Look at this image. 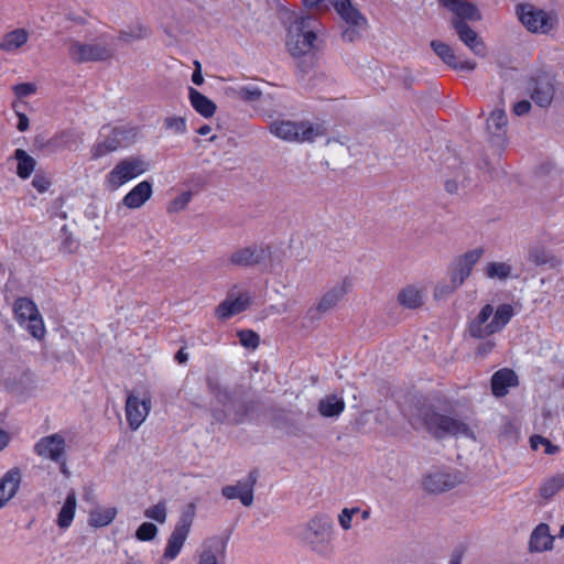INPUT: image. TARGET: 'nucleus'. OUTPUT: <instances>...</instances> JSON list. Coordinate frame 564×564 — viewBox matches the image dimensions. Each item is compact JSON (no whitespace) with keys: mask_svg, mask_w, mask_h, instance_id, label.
<instances>
[{"mask_svg":"<svg viewBox=\"0 0 564 564\" xmlns=\"http://www.w3.org/2000/svg\"><path fill=\"white\" fill-rule=\"evenodd\" d=\"M405 415L412 427H425L435 437L455 436L474 438L473 431L465 422L454 416L437 413L426 404L416 405Z\"/></svg>","mask_w":564,"mask_h":564,"instance_id":"obj_1","label":"nucleus"},{"mask_svg":"<svg viewBox=\"0 0 564 564\" xmlns=\"http://www.w3.org/2000/svg\"><path fill=\"white\" fill-rule=\"evenodd\" d=\"M440 3L448 9L455 17L452 25L459 40L476 55L485 56L486 46L477 32L473 30L467 21L480 20L478 9L470 2L464 0H440Z\"/></svg>","mask_w":564,"mask_h":564,"instance_id":"obj_2","label":"nucleus"},{"mask_svg":"<svg viewBox=\"0 0 564 564\" xmlns=\"http://www.w3.org/2000/svg\"><path fill=\"white\" fill-rule=\"evenodd\" d=\"M147 30L138 26L130 32H121L120 36L110 43H82L76 40L68 41V54L75 63H87L95 61H105L113 55L119 48L121 42H130L132 40L145 36Z\"/></svg>","mask_w":564,"mask_h":564,"instance_id":"obj_3","label":"nucleus"},{"mask_svg":"<svg viewBox=\"0 0 564 564\" xmlns=\"http://www.w3.org/2000/svg\"><path fill=\"white\" fill-rule=\"evenodd\" d=\"M514 315L516 311L512 304L503 303L496 308L491 304H486L469 322V335L478 339L487 338L501 332Z\"/></svg>","mask_w":564,"mask_h":564,"instance_id":"obj_4","label":"nucleus"},{"mask_svg":"<svg viewBox=\"0 0 564 564\" xmlns=\"http://www.w3.org/2000/svg\"><path fill=\"white\" fill-rule=\"evenodd\" d=\"M207 387L215 401L223 406L221 410L213 408V415L217 421L229 420L235 423L242 422L247 413L243 393L239 389L223 387L216 378H207Z\"/></svg>","mask_w":564,"mask_h":564,"instance_id":"obj_5","label":"nucleus"},{"mask_svg":"<svg viewBox=\"0 0 564 564\" xmlns=\"http://www.w3.org/2000/svg\"><path fill=\"white\" fill-rule=\"evenodd\" d=\"M322 31L318 20L311 15L295 17L288 26L286 47L293 56H302L315 48V42Z\"/></svg>","mask_w":564,"mask_h":564,"instance_id":"obj_6","label":"nucleus"},{"mask_svg":"<svg viewBox=\"0 0 564 564\" xmlns=\"http://www.w3.org/2000/svg\"><path fill=\"white\" fill-rule=\"evenodd\" d=\"M270 132L286 142L312 143L317 138L326 135V128L322 123L308 121L279 120L270 124Z\"/></svg>","mask_w":564,"mask_h":564,"instance_id":"obj_7","label":"nucleus"},{"mask_svg":"<svg viewBox=\"0 0 564 564\" xmlns=\"http://www.w3.org/2000/svg\"><path fill=\"white\" fill-rule=\"evenodd\" d=\"M150 170V162L141 155H130L118 161L106 174L104 185L109 191H117L130 181Z\"/></svg>","mask_w":564,"mask_h":564,"instance_id":"obj_8","label":"nucleus"},{"mask_svg":"<svg viewBox=\"0 0 564 564\" xmlns=\"http://www.w3.org/2000/svg\"><path fill=\"white\" fill-rule=\"evenodd\" d=\"M137 137L134 128L102 127L96 143L90 150L93 160H98L121 148L129 147Z\"/></svg>","mask_w":564,"mask_h":564,"instance_id":"obj_9","label":"nucleus"},{"mask_svg":"<svg viewBox=\"0 0 564 564\" xmlns=\"http://www.w3.org/2000/svg\"><path fill=\"white\" fill-rule=\"evenodd\" d=\"M517 14L524 28L532 33L547 34L558 22L554 9H544L532 3L517 6Z\"/></svg>","mask_w":564,"mask_h":564,"instance_id":"obj_10","label":"nucleus"},{"mask_svg":"<svg viewBox=\"0 0 564 564\" xmlns=\"http://www.w3.org/2000/svg\"><path fill=\"white\" fill-rule=\"evenodd\" d=\"M333 534V521L326 514H316L299 531V539L313 551L323 552Z\"/></svg>","mask_w":564,"mask_h":564,"instance_id":"obj_11","label":"nucleus"},{"mask_svg":"<svg viewBox=\"0 0 564 564\" xmlns=\"http://www.w3.org/2000/svg\"><path fill=\"white\" fill-rule=\"evenodd\" d=\"M14 313L18 323L25 327L28 332L36 339L45 336V326L36 304L28 299L20 297L14 303Z\"/></svg>","mask_w":564,"mask_h":564,"instance_id":"obj_12","label":"nucleus"},{"mask_svg":"<svg viewBox=\"0 0 564 564\" xmlns=\"http://www.w3.org/2000/svg\"><path fill=\"white\" fill-rule=\"evenodd\" d=\"M485 254L482 247H477L455 257L449 264L448 274L454 286L460 288L471 275L475 265Z\"/></svg>","mask_w":564,"mask_h":564,"instance_id":"obj_13","label":"nucleus"},{"mask_svg":"<svg viewBox=\"0 0 564 564\" xmlns=\"http://www.w3.org/2000/svg\"><path fill=\"white\" fill-rule=\"evenodd\" d=\"M330 3L338 15L351 28L343 32V39L352 42L359 34L354 28H365L366 18L354 7L351 0H330Z\"/></svg>","mask_w":564,"mask_h":564,"instance_id":"obj_14","label":"nucleus"},{"mask_svg":"<svg viewBox=\"0 0 564 564\" xmlns=\"http://www.w3.org/2000/svg\"><path fill=\"white\" fill-rule=\"evenodd\" d=\"M151 411V399L149 397L140 398L135 394H129L126 401V417L129 427L137 431L147 420Z\"/></svg>","mask_w":564,"mask_h":564,"instance_id":"obj_15","label":"nucleus"},{"mask_svg":"<svg viewBox=\"0 0 564 564\" xmlns=\"http://www.w3.org/2000/svg\"><path fill=\"white\" fill-rule=\"evenodd\" d=\"M65 447L64 436L55 433L40 438L34 445V452L42 458L59 463L65 456Z\"/></svg>","mask_w":564,"mask_h":564,"instance_id":"obj_16","label":"nucleus"},{"mask_svg":"<svg viewBox=\"0 0 564 564\" xmlns=\"http://www.w3.org/2000/svg\"><path fill=\"white\" fill-rule=\"evenodd\" d=\"M270 257V250L262 245H250L234 251L229 261L234 265L249 267L259 264Z\"/></svg>","mask_w":564,"mask_h":564,"instance_id":"obj_17","label":"nucleus"},{"mask_svg":"<svg viewBox=\"0 0 564 564\" xmlns=\"http://www.w3.org/2000/svg\"><path fill=\"white\" fill-rule=\"evenodd\" d=\"M257 481V476L250 473L248 478L239 480L235 485H228L223 487L221 494L227 499H239L240 502L249 507L253 502V487Z\"/></svg>","mask_w":564,"mask_h":564,"instance_id":"obj_18","label":"nucleus"},{"mask_svg":"<svg viewBox=\"0 0 564 564\" xmlns=\"http://www.w3.org/2000/svg\"><path fill=\"white\" fill-rule=\"evenodd\" d=\"M226 547V542L218 536L205 540L199 552L198 564H225Z\"/></svg>","mask_w":564,"mask_h":564,"instance_id":"obj_19","label":"nucleus"},{"mask_svg":"<svg viewBox=\"0 0 564 564\" xmlns=\"http://www.w3.org/2000/svg\"><path fill=\"white\" fill-rule=\"evenodd\" d=\"M250 303L251 296L249 293L242 292L235 294L231 292L228 297L218 305L216 314L219 318L227 319L247 310Z\"/></svg>","mask_w":564,"mask_h":564,"instance_id":"obj_20","label":"nucleus"},{"mask_svg":"<svg viewBox=\"0 0 564 564\" xmlns=\"http://www.w3.org/2000/svg\"><path fill=\"white\" fill-rule=\"evenodd\" d=\"M460 481L458 474L438 470L429 474L423 484L427 491L438 494L454 488Z\"/></svg>","mask_w":564,"mask_h":564,"instance_id":"obj_21","label":"nucleus"},{"mask_svg":"<svg viewBox=\"0 0 564 564\" xmlns=\"http://www.w3.org/2000/svg\"><path fill=\"white\" fill-rule=\"evenodd\" d=\"M153 194V184L148 181H141L134 185L121 199V204L129 209L141 208Z\"/></svg>","mask_w":564,"mask_h":564,"instance_id":"obj_22","label":"nucleus"},{"mask_svg":"<svg viewBox=\"0 0 564 564\" xmlns=\"http://www.w3.org/2000/svg\"><path fill=\"white\" fill-rule=\"evenodd\" d=\"M431 46L435 54L449 67L458 70L470 72L475 69L476 63L469 59L459 61L452 47L441 41H432Z\"/></svg>","mask_w":564,"mask_h":564,"instance_id":"obj_23","label":"nucleus"},{"mask_svg":"<svg viewBox=\"0 0 564 564\" xmlns=\"http://www.w3.org/2000/svg\"><path fill=\"white\" fill-rule=\"evenodd\" d=\"M350 283L347 279H344L332 288H329L317 302L315 310L319 313H326L334 308L348 292Z\"/></svg>","mask_w":564,"mask_h":564,"instance_id":"obj_24","label":"nucleus"},{"mask_svg":"<svg viewBox=\"0 0 564 564\" xmlns=\"http://www.w3.org/2000/svg\"><path fill=\"white\" fill-rule=\"evenodd\" d=\"M21 484V471L19 468H11L0 479V509L13 498Z\"/></svg>","mask_w":564,"mask_h":564,"instance_id":"obj_25","label":"nucleus"},{"mask_svg":"<svg viewBox=\"0 0 564 564\" xmlns=\"http://www.w3.org/2000/svg\"><path fill=\"white\" fill-rule=\"evenodd\" d=\"M484 275L488 280L505 282L517 278L514 268L510 261H489L482 269Z\"/></svg>","mask_w":564,"mask_h":564,"instance_id":"obj_26","label":"nucleus"},{"mask_svg":"<svg viewBox=\"0 0 564 564\" xmlns=\"http://www.w3.org/2000/svg\"><path fill=\"white\" fill-rule=\"evenodd\" d=\"M518 383L517 375L511 369H500L491 378V390L496 397H505L510 387Z\"/></svg>","mask_w":564,"mask_h":564,"instance_id":"obj_27","label":"nucleus"},{"mask_svg":"<svg viewBox=\"0 0 564 564\" xmlns=\"http://www.w3.org/2000/svg\"><path fill=\"white\" fill-rule=\"evenodd\" d=\"M76 508H77L76 494L74 490H70L67 494L66 499L57 513L56 524L61 530L65 531L70 528V525L74 521V518H75Z\"/></svg>","mask_w":564,"mask_h":564,"instance_id":"obj_28","label":"nucleus"},{"mask_svg":"<svg viewBox=\"0 0 564 564\" xmlns=\"http://www.w3.org/2000/svg\"><path fill=\"white\" fill-rule=\"evenodd\" d=\"M398 302L405 308L415 310L424 302V289L415 284L406 285L399 292Z\"/></svg>","mask_w":564,"mask_h":564,"instance_id":"obj_29","label":"nucleus"},{"mask_svg":"<svg viewBox=\"0 0 564 564\" xmlns=\"http://www.w3.org/2000/svg\"><path fill=\"white\" fill-rule=\"evenodd\" d=\"M30 33L25 29H15L8 32L0 42V50L8 53H17L29 41Z\"/></svg>","mask_w":564,"mask_h":564,"instance_id":"obj_30","label":"nucleus"},{"mask_svg":"<svg viewBox=\"0 0 564 564\" xmlns=\"http://www.w3.org/2000/svg\"><path fill=\"white\" fill-rule=\"evenodd\" d=\"M553 536L550 534V528L545 523L539 524L530 538V550L533 552H543L550 550L553 545Z\"/></svg>","mask_w":564,"mask_h":564,"instance_id":"obj_31","label":"nucleus"},{"mask_svg":"<svg viewBox=\"0 0 564 564\" xmlns=\"http://www.w3.org/2000/svg\"><path fill=\"white\" fill-rule=\"evenodd\" d=\"M508 118L503 108L495 109L488 120L487 129L492 137L502 139L507 133Z\"/></svg>","mask_w":564,"mask_h":564,"instance_id":"obj_32","label":"nucleus"},{"mask_svg":"<svg viewBox=\"0 0 564 564\" xmlns=\"http://www.w3.org/2000/svg\"><path fill=\"white\" fill-rule=\"evenodd\" d=\"M118 513L115 507H97L89 512L88 524L94 528L109 525Z\"/></svg>","mask_w":564,"mask_h":564,"instance_id":"obj_33","label":"nucleus"},{"mask_svg":"<svg viewBox=\"0 0 564 564\" xmlns=\"http://www.w3.org/2000/svg\"><path fill=\"white\" fill-rule=\"evenodd\" d=\"M189 100L192 107L202 116L209 118L216 111V105L195 88H189Z\"/></svg>","mask_w":564,"mask_h":564,"instance_id":"obj_34","label":"nucleus"},{"mask_svg":"<svg viewBox=\"0 0 564 564\" xmlns=\"http://www.w3.org/2000/svg\"><path fill=\"white\" fill-rule=\"evenodd\" d=\"M345 410V401L335 394L322 399L318 403V412L324 417L340 415Z\"/></svg>","mask_w":564,"mask_h":564,"instance_id":"obj_35","label":"nucleus"},{"mask_svg":"<svg viewBox=\"0 0 564 564\" xmlns=\"http://www.w3.org/2000/svg\"><path fill=\"white\" fill-rule=\"evenodd\" d=\"M14 159L18 162L17 175L22 180L29 178L35 170L36 161L23 149L14 151Z\"/></svg>","mask_w":564,"mask_h":564,"instance_id":"obj_36","label":"nucleus"},{"mask_svg":"<svg viewBox=\"0 0 564 564\" xmlns=\"http://www.w3.org/2000/svg\"><path fill=\"white\" fill-rule=\"evenodd\" d=\"M554 96V88L549 80L536 83L531 94L532 100L540 107H546L551 104Z\"/></svg>","mask_w":564,"mask_h":564,"instance_id":"obj_37","label":"nucleus"},{"mask_svg":"<svg viewBox=\"0 0 564 564\" xmlns=\"http://www.w3.org/2000/svg\"><path fill=\"white\" fill-rule=\"evenodd\" d=\"M187 535L173 531L167 539L166 546L163 554V560L173 561L181 553Z\"/></svg>","mask_w":564,"mask_h":564,"instance_id":"obj_38","label":"nucleus"},{"mask_svg":"<svg viewBox=\"0 0 564 564\" xmlns=\"http://www.w3.org/2000/svg\"><path fill=\"white\" fill-rule=\"evenodd\" d=\"M196 516V506L194 502H189L182 511L180 519L173 531L182 533L184 535L189 534L193 521Z\"/></svg>","mask_w":564,"mask_h":564,"instance_id":"obj_39","label":"nucleus"},{"mask_svg":"<svg viewBox=\"0 0 564 564\" xmlns=\"http://www.w3.org/2000/svg\"><path fill=\"white\" fill-rule=\"evenodd\" d=\"M564 488V474H557L552 478L546 479L541 488L540 494L543 498L550 499L561 489Z\"/></svg>","mask_w":564,"mask_h":564,"instance_id":"obj_40","label":"nucleus"},{"mask_svg":"<svg viewBox=\"0 0 564 564\" xmlns=\"http://www.w3.org/2000/svg\"><path fill=\"white\" fill-rule=\"evenodd\" d=\"M529 261H531L538 265L553 264L554 257L545 247L533 246L529 250Z\"/></svg>","mask_w":564,"mask_h":564,"instance_id":"obj_41","label":"nucleus"},{"mask_svg":"<svg viewBox=\"0 0 564 564\" xmlns=\"http://www.w3.org/2000/svg\"><path fill=\"white\" fill-rule=\"evenodd\" d=\"M193 192L186 191L174 197L166 207L167 213L177 214L186 209L193 199Z\"/></svg>","mask_w":564,"mask_h":564,"instance_id":"obj_42","label":"nucleus"},{"mask_svg":"<svg viewBox=\"0 0 564 564\" xmlns=\"http://www.w3.org/2000/svg\"><path fill=\"white\" fill-rule=\"evenodd\" d=\"M237 93H238V96L242 100L249 101V102L257 101L262 96L261 89L254 84H248V85L240 86L238 88Z\"/></svg>","mask_w":564,"mask_h":564,"instance_id":"obj_43","label":"nucleus"},{"mask_svg":"<svg viewBox=\"0 0 564 564\" xmlns=\"http://www.w3.org/2000/svg\"><path fill=\"white\" fill-rule=\"evenodd\" d=\"M239 343L248 349H256L259 346L260 337L257 333L250 329H241L237 332Z\"/></svg>","mask_w":564,"mask_h":564,"instance_id":"obj_44","label":"nucleus"},{"mask_svg":"<svg viewBox=\"0 0 564 564\" xmlns=\"http://www.w3.org/2000/svg\"><path fill=\"white\" fill-rule=\"evenodd\" d=\"M164 127L175 134H183L186 132V120L181 116H171L165 118Z\"/></svg>","mask_w":564,"mask_h":564,"instance_id":"obj_45","label":"nucleus"},{"mask_svg":"<svg viewBox=\"0 0 564 564\" xmlns=\"http://www.w3.org/2000/svg\"><path fill=\"white\" fill-rule=\"evenodd\" d=\"M144 516L151 520H154L159 523H164L166 521V506L164 502H159L152 507H149L144 510Z\"/></svg>","mask_w":564,"mask_h":564,"instance_id":"obj_46","label":"nucleus"},{"mask_svg":"<svg viewBox=\"0 0 564 564\" xmlns=\"http://www.w3.org/2000/svg\"><path fill=\"white\" fill-rule=\"evenodd\" d=\"M530 443L531 447L535 451L543 446L544 453L547 455H553L558 452V446L553 445L547 438L540 435L532 436Z\"/></svg>","mask_w":564,"mask_h":564,"instance_id":"obj_47","label":"nucleus"},{"mask_svg":"<svg viewBox=\"0 0 564 564\" xmlns=\"http://www.w3.org/2000/svg\"><path fill=\"white\" fill-rule=\"evenodd\" d=\"M158 534V528L151 522H143L135 532V538L139 541H151Z\"/></svg>","mask_w":564,"mask_h":564,"instance_id":"obj_48","label":"nucleus"},{"mask_svg":"<svg viewBox=\"0 0 564 564\" xmlns=\"http://www.w3.org/2000/svg\"><path fill=\"white\" fill-rule=\"evenodd\" d=\"M358 512H360V508L354 507V508H344L340 513L338 514V523L340 528L345 531H348L351 529V522L354 516H356Z\"/></svg>","mask_w":564,"mask_h":564,"instance_id":"obj_49","label":"nucleus"},{"mask_svg":"<svg viewBox=\"0 0 564 564\" xmlns=\"http://www.w3.org/2000/svg\"><path fill=\"white\" fill-rule=\"evenodd\" d=\"M457 289H459V288L454 286V283L451 281L448 283H444V282L438 283V284H436V286L434 289V297L436 300L445 299L448 295H451L452 293H454Z\"/></svg>","mask_w":564,"mask_h":564,"instance_id":"obj_50","label":"nucleus"},{"mask_svg":"<svg viewBox=\"0 0 564 564\" xmlns=\"http://www.w3.org/2000/svg\"><path fill=\"white\" fill-rule=\"evenodd\" d=\"M32 185L39 193H45L51 186V181L43 175H35Z\"/></svg>","mask_w":564,"mask_h":564,"instance_id":"obj_51","label":"nucleus"},{"mask_svg":"<svg viewBox=\"0 0 564 564\" xmlns=\"http://www.w3.org/2000/svg\"><path fill=\"white\" fill-rule=\"evenodd\" d=\"M13 90L18 97H28L35 91V87L32 84L23 83L14 86Z\"/></svg>","mask_w":564,"mask_h":564,"instance_id":"obj_52","label":"nucleus"},{"mask_svg":"<svg viewBox=\"0 0 564 564\" xmlns=\"http://www.w3.org/2000/svg\"><path fill=\"white\" fill-rule=\"evenodd\" d=\"M531 109V104L528 100H520L513 106V112L517 116H523Z\"/></svg>","mask_w":564,"mask_h":564,"instance_id":"obj_53","label":"nucleus"},{"mask_svg":"<svg viewBox=\"0 0 564 564\" xmlns=\"http://www.w3.org/2000/svg\"><path fill=\"white\" fill-rule=\"evenodd\" d=\"M306 8L327 9L325 0H302Z\"/></svg>","mask_w":564,"mask_h":564,"instance_id":"obj_54","label":"nucleus"},{"mask_svg":"<svg viewBox=\"0 0 564 564\" xmlns=\"http://www.w3.org/2000/svg\"><path fill=\"white\" fill-rule=\"evenodd\" d=\"M196 69L194 70L192 75V80L195 85H202L204 82L203 75L200 73V64L198 62H195Z\"/></svg>","mask_w":564,"mask_h":564,"instance_id":"obj_55","label":"nucleus"},{"mask_svg":"<svg viewBox=\"0 0 564 564\" xmlns=\"http://www.w3.org/2000/svg\"><path fill=\"white\" fill-rule=\"evenodd\" d=\"M462 560H463V552L460 550H455L451 555L448 564H462Z\"/></svg>","mask_w":564,"mask_h":564,"instance_id":"obj_56","label":"nucleus"},{"mask_svg":"<svg viewBox=\"0 0 564 564\" xmlns=\"http://www.w3.org/2000/svg\"><path fill=\"white\" fill-rule=\"evenodd\" d=\"M9 441V434L4 430L0 429V452L8 446Z\"/></svg>","mask_w":564,"mask_h":564,"instance_id":"obj_57","label":"nucleus"},{"mask_svg":"<svg viewBox=\"0 0 564 564\" xmlns=\"http://www.w3.org/2000/svg\"><path fill=\"white\" fill-rule=\"evenodd\" d=\"M29 128V119L25 115H19L18 129L19 131H25Z\"/></svg>","mask_w":564,"mask_h":564,"instance_id":"obj_58","label":"nucleus"},{"mask_svg":"<svg viewBox=\"0 0 564 564\" xmlns=\"http://www.w3.org/2000/svg\"><path fill=\"white\" fill-rule=\"evenodd\" d=\"M492 347H494V343H491V341L484 343L479 346L478 352L480 355H486L491 351Z\"/></svg>","mask_w":564,"mask_h":564,"instance_id":"obj_59","label":"nucleus"},{"mask_svg":"<svg viewBox=\"0 0 564 564\" xmlns=\"http://www.w3.org/2000/svg\"><path fill=\"white\" fill-rule=\"evenodd\" d=\"M175 359L178 364H184L187 361L188 355L183 349H180L175 355Z\"/></svg>","mask_w":564,"mask_h":564,"instance_id":"obj_60","label":"nucleus"},{"mask_svg":"<svg viewBox=\"0 0 564 564\" xmlns=\"http://www.w3.org/2000/svg\"><path fill=\"white\" fill-rule=\"evenodd\" d=\"M446 189L448 193H456L458 189L457 184L454 181H447L446 182Z\"/></svg>","mask_w":564,"mask_h":564,"instance_id":"obj_61","label":"nucleus"},{"mask_svg":"<svg viewBox=\"0 0 564 564\" xmlns=\"http://www.w3.org/2000/svg\"><path fill=\"white\" fill-rule=\"evenodd\" d=\"M58 464H59L61 473L64 474L65 476H68L69 473H68V469L66 466L65 456L63 457L62 462H59Z\"/></svg>","mask_w":564,"mask_h":564,"instance_id":"obj_62","label":"nucleus"},{"mask_svg":"<svg viewBox=\"0 0 564 564\" xmlns=\"http://www.w3.org/2000/svg\"><path fill=\"white\" fill-rule=\"evenodd\" d=\"M210 131H212V128L209 126H207V124L202 126L197 130L198 134H200V135H207Z\"/></svg>","mask_w":564,"mask_h":564,"instance_id":"obj_63","label":"nucleus"},{"mask_svg":"<svg viewBox=\"0 0 564 564\" xmlns=\"http://www.w3.org/2000/svg\"><path fill=\"white\" fill-rule=\"evenodd\" d=\"M357 514H360L361 520L366 521L370 518V509H360V512H358Z\"/></svg>","mask_w":564,"mask_h":564,"instance_id":"obj_64","label":"nucleus"}]
</instances>
